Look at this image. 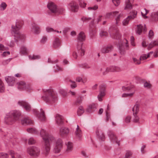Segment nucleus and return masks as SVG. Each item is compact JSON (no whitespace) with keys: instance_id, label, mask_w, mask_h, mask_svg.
I'll use <instances>...</instances> for the list:
<instances>
[{"instance_id":"680f3d73","label":"nucleus","mask_w":158,"mask_h":158,"mask_svg":"<svg viewBox=\"0 0 158 158\" xmlns=\"http://www.w3.org/2000/svg\"><path fill=\"white\" fill-rule=\"evenodd\" d=\"M154 36V33L153 31L150 30L149 32L148 37L149 39H152Z\"/></svg>"},{"instance_id":"7c9ffc66","label":"nucleus","mask_w":158,"mask_h":158,"mask_svg":"<svg viewBox=\"0 0 158 158\" xmlns=\"http://www.w3.org/2000/svg\"><path fill=\"white\" fill-rule=\"evenodd\" d=\"M77 40L80 42H83L85 40V33L83 31L80 32L78 34Z\"/></svg>"},{"instance_id":"58836bf2","label":"nucleus","mask_w":158,"mask_h":158,"mask_svg":"<svg viewBox=\"0 0 158 158\" xmlns=\"http://www.w3.org/2000/svg\"><path fill=\"white\" fill-rule=\"evenodd\" d=\"M139 106L138 104H135L133 107L132 110L133 114H137L139 111Z\"/></svg>"},{"instance_id":"bf43d9fd","label":"nucleus","mask_w":158,"mask_h":158,"mask_svg":"<svg viewBox=\"0 0 158 158\" xmlns=\"http://www.w3.org/2000/svg\"><path fill=\"white\" fill-rule=\"evenodd\" d=\"M5 89L4 84L2 81L0 79V92H3Z\"/></svg>"},{"instance_id":"a211bd4d","label":"nucleus","mask_w":158,"mask_h":158,"mask_svg":"<svg viewBox=\"0 0 158 158\" xmlns=\"http://www.w3.org/2000/svg\"><path fill=\"white\" fill-rule=\"evenodd\" d=\"M20 123L23 126L31 125L34 124V121L27 117L23 118L21 119Z\"/></svg>"},{"instance_id":"4468645a","label":"nucleus","mask_w":158,"mask_h":158,"mask_svg":"<svg viewBox=\"0 0 158 158\" xmlns=\"http://www.w3.org/2000/svg\"><path fill=\"white\" fill-rule=\"evenodd\" d=\"M30 31L34 34L38 35L40 33L41 30L40 28L37 24L35 23H33L31 25Z\"/></svg>"},{"instance_id":"ddd939ff","label":"nucleus","mask_w":158,"mask_h":158,"mask_svg":"<svg viewBox=\"0 0 158 158\" xmlns=\"http://www.w3.org/2000/svg\"><path fill=\"white\" fill-rule=\"evenodd\" d=\"M108 134L111 143H116L118 146L119 145V141L112 131H109L108 132Z\"/></svg>"},{"instance_id":"f704fd0d","label":"nucleus","mask_w":158,"mask_h":158,"mask_svg":"<svg viewBox=\"0 0 158 158\" xmlns=\"http://www.w3.org/2000/svg\"><path fill=\"white\" fill-rule=\"evenodd\" d=\"M132 8V5L130 0H126L124 10H130Z\"/></svg>"},{"instance_id":"5701e85b","label":"nucleus","mask_w":158,"mask_h":158,"mask_svg":"<svg viewBox=\"0 0 158 158\" xmlns=\"http://www.w3.org/2000/svg\"><path fill=\"white\" fill-rule=\"evenodd\" d=\"M122 70V68L118 66H112L106 69V72H118Z\"/></svg>"},{"instance_id":"49530a36","label":"nucleus","mask_w":158,"mask_h":158,"mask_svg":"<svg viewBox=\"0 0 158 158\" xmlns=\"http://www.w3.org/2000/svg\"><path fill=\"white\" fill-rule=\"evenodd\" d=\"M48 41V37L47 36H43L40 40V42L42 44H45Z\"/></svg>"},{"instance_id":"e433bc0d","label":"nucleus","mask_w":158,"mask_h":158,"mask_svg":"<svg viewBox=\"0 0 158 158\" xmlns=\"http://www.w3.org/2000/svg\"><path fill=\"white\" fill-rule=\"evenodd\" d=\"M153 51H151L148 53L147 54H144L142 55L140 58V60H143L146 59L148 58L149 57L151 56V55L153 54Z\"/></svg>"},{"instance_id":"423d86ee","label":"nucleus","mask_w":158,"mask_h":158,"mask_svg":"<svg viewBox=\"0 0 158 158\" xmlns=\"http://www.w3.org/2000/svg\"><path fill=\"white\" fill-rule=\"evenodd\" d=\"M27 152L30 155L37 157L40 154V149L39 148L36 146H31L27 148Z\"/></svg>"},{"instance_id":"79ce46f5","label":"nucleus","mask_w":158,"mask_h":158,"mask_svg":"<svg viewBox=\"0 0 158 158\" xmlns=\"http://www.w3.org/2000/svg\"><path fill=\"white\" fill-rule=\"evenodd\" d=\"M76 81L77 82H82L83 83L85 84L87 82V79L86 78H82L80 77H77L76 78Z\"/></svg>"},{"instance_id":"20e7f679","label":"nucleus","mask_w":158,"mask_h":158,"mask_svg":"<svg viewBox=\"0 0 158 158\" xmlns=\"http://www.w3.org/2000/svg\"><path fill=\"white\" fill-rule=\"evenodd\" d=\"M122 89L123 91L128 92L127 93H124L122 94V97L123 98L132 97L134 95L135 91V90L133 85L123 86Z\"/></svg>"},{"instance_id":"9b49d317","label":"nucleus","mask_w":158,"mask_h":158,"mask_svg":"<svg viewBox=\"0 0 158 158\" xmlns=\"http://www.w3.org/2000/svg\"><path fill=\"white\" fill-rule=\"evenodd\" d=\"M55 141V147L53 149V152L55 153L60 152L63 147V142L62 140L60 139H58L54 140L52 142Z\"/></svg>"},{"instance_id":"4d7b16f0","label":"nucleus","mask_w":158,"mask_h":158,"mask_svg":"<svg viewBox=\"0 0 158 158\" xmlns=\"http://www.w3.org/2000/svg\"><path fill=\"white\" fill-rule=\"evenodd\" d=\"M81 154L85 157H88L89 155V154L87 150H85L81 151Z\"/></svg>"},{"instance_id":"c756f323","label":"nucleus","mask_w":158,"mask_h":158,"mask_svg":"<svg viewBox=\"0 0 158 158\" xmlns=\"http://www.w3.org/2000/svg\"><path fill=\"white\" fill-rule=\"evenodd\" d=\"M110 36L114 39L118 40L120 39L121 36L120 34L117 30H115L114 32L111 33Z\"/></svg>"},{"instance_id":"603ef678","label":"nucleus","mask_w":158,"mask_h":158,"mask_svg":"<svg viewBox=\"0 0 158 158\" xmlns=\"http://www.w3.org/2000/svg\"><path fill=\"white\" fill-rule=\"evenodd\" d=\"M84 112V110L83 107L80 106L79 107L77 110V113L79 116H81Z\"/></svg>"},{"instance_id":"e2e57ef3","label":"nucleus","mask_w":158,"mask_h":158,"mask_svg":"<svg viewBox=\"0 0 158 158\" xmlns=\"http://www.w3.org/2000/svg\"><path fill=\"white\" fill-rule=\"evenodd\" d=\"M92 19V18L91 17H89L86 16H83L81 18V20L83 22H88Z\"/></svg>"},{"instance_id":"0e129e2a","label":"nucleus","mask_w":158,"mask_h":158,"mask_svg":"<svg viewBox=\"0 0 158 158\" xmlns=\"http://www.w3.org/2000/svg\"><path fill=\"white\" fill-rule=\"evenodd\" d=\"M9 157L8 154L6 153L0 152V158H7Z\"/></svg>"},{"instance_id":"f257e3e1","label":"nucleus","mask_w":158,"mask_h":158,"mask_svg":"<svg viewBox=\"0 0 158 158\" xmlns=\"http://www.w3.org/2000/svg\"><path fill=\"white\" fill-rule=\"evenodd\" d=\"M40 135L44 142L43 154L47 156L49 154L51 149L50 141H53L55 140V138L50 134L49 131L48 129H42L40 131Z\"/></svg>"},{"instance_id":"864d4df0","label":"nucleus","mask_w":158,"mask_h":158,"mask_svg":"<svg viewBox=\"0 0 158 158\" xmlns=\"http://www.w3.org/2000/svg\"><path fill=\"white\" fill-rule=\"evenodd\" d=\"M36 142V141L33 137H31L28 139V143L29 145H33Z\"/></svg>"},{"instance_id":"6e6d98bb","label":"nucleus","mask_w":158,"mask_h":158,"mask_svg":"<svg viewBox=\"0 0 158 158\" xmlns=\"http://www.w3.org/2000/svg\"><path fill=\"white\" fill-rule=\"evenodd\" d=\"M109 108L108 106H107V110H106V120L108 121L110 119V113L109 112Z\"/></svg>"},{"instance_id":"6ab92c4d","label":"nucleus","mask_w":158,"mask_h":158,"mask_svg":"<svg viewBox=\"0 0 158 158\" xmlns=\"http://www.w3.org/2000/svg\"><path fill=\"white\" fill-rule=\"evenodd\" d=\"M61 43L60 39L57 37L54 38L52 43L53 47L55 49L59 48L61 46Z\"/></svg>"},{"instance_id":"052dcab7","label":"nucleus","mask_w":158,"mask_h":158,"mask_svg":"<svg viewBox=\"0 0 158 158\" xmlns=\"http://www.w3.org/2000/svg\"><path fill=\"white\" fill-rule=\"evenodd\" d=\"M79 5L81 7L84 8L85 7L86 3L81 0H78Z\"/></svg>"},{"instance_id":"0eeeda50","label":"nucleus","mask_w":158,"mask_h":158,"mask_svg":"<svg viewBox=\"0 0 158 158\" xmlns=\"http://www.w3.org/2000/svg\"><path fill=\"white\" fill-rule=\"evenodd\" d=\"M5 80L8 85L9 86H12L14 85L16 83V86L19 89L20 87V82H17V79L14 77L7 76L5 77Z\"/></svg>"},{"instance_id":"c85d7f7f","label":"nucleus","mask_w":158,"mask_h":158,"mask_svg":"<svg viewBox=\"0 0 158 158\" xmlns=\"http://www.w3.org/2000/svg\"><path fill=\"white\" fill-rule=\"evenodd\" d=\"M97 105L94 103L89 105L87 107L86 111L89 113H92L94 112L96 109Z\"/></svg>"},{"instance_id":"72a5a7b5","label":"nucleus","mask_w":158,"mask_h":158,"mask_svg":"<svg viewBox=\"0 0 158 158\" xmlns=\"http://www.w3.org/2000/svg\"><path fill=\"white\" fill-rule=\"evenodd\" d=\"M96 134L98 139L102 141H104L105 139V136L104 133L100 130H97Z\"/></svg>"},{"instance_id":"bb28decb","label":"nucleus","mask_w":158,"mask_h":158,"mask_svg":"<svg viewBox=\"0 0 158 158\" xmlns=\"http://www.w3.org/2000/svg\"><path fill=\"white\" fill-rule=\"evenodd\" d=\"M29 53L28 49L25 46H22L20 47V56H25Z\"/></svg>"},{"instance_id":"13d9d810","label":"nucleus","mask_w":158,"mask_h":158,"mask_svg":"<svg viewBox=\"0 0 158 158\" xmlns=\"http://www.w3.org/2000/svg\"><path fill=\"white\" fill-rule=\"evenodd\" d=\"M131 20L129 18H128V17L124 19L122 21V23L123 26H125L127 25L129 22V20Z\"/></svg>"},{"instance_id":"b1692460","label":"nucleus","mask_w":158,"mask_h":158,"mask_svg":"<svg viewBox=\"0 0 158 158\" xmlns=\"http://www.w3.org/2000/svg\"><path fill=\"white\" fill-rule=\"evenodd\" d=\"M56 123L58 125L62 124L63 123V117L60 115L56 114L55 116Z\"/></svg>"},{"instance_id":"774afa93","label":"nucleus","mask_w":158,"mask_h":158,"mask_svg":"<svg viewBox=\"0 0 158 158\" xmlns=\"http://www.w3.org/2000/svg\"><path fill=\"white\" fill-rule=\"evenodd\" d=\"M132 152L131 151H127L125 154V158H128L132 155Z\"/></svg>"},{"instance_id":"f03ea898","label":"nucleus","mask_w":158,"mask_h":158,"mask_svg":"<svg viewBox=\"0 0 158 158\" xmlns=\"http://www.w3.org/2000/svg\"><path fill=\"white\" fill-rule=\"evenodd\" d=\"M44 94L42 99L48 104H52L57 100L56 93L52 89H47L44 91Z\"/></svg>"},{"instance_id":"393cba45","label":"nucleus","mask_w":158,"mask_h":158,"mask_svg":"<svg viewBox=\"0 0 158 158\" xmlns=\"http://www.w3.org/2000/svg\"><path fill=\"white\" fill-rule=\"evenodd\" d=\"M113 49V47L112 45H109L103 47L101 49V52L103 53H106L111 52Z\"/></svg>"},{"instance_id":"09e8293b","label":"nucleus","mask_w":158,"mask_h":158,"mask_svg":"<svg viewBox=\"0 0 158 158\" xmlns=\"http://www.w3.org/2000/svg\"><path fill=\"white\" fill-rule=\"evenodd\" d=\"M9 153L11 156L12 158H19V155H18L16 153H15L13 151L11 150L9 151Z\"/></svg>"},{"instance_id":"338daca9","label":"nucleus","mask_w":158,"mask_h":158,"mask_svg":"<svg viewBox=\"0 0 158 158\" xmlns=\"http://www.w3.org/2000/svg\"><path fill=\"white\" fill-rule=\"evenodd\" d=\"M46 31L48 33L54 31V30L52 28L49 27H46Z\"/></svg>"},{"instance_id":"f8f14e48","label":"nucleus","mask_w":158,"mask_h":158,"mask_svg":"<svg viewBox=\"0 0 158 158\" xmlns=\"http://www.w3.org/2000/svg\"><path fill=\"white\" fill-rule=\"evenodd\" d=\"M118 44L117 45V46L120 51V52L122 54H124V51L123 50L125 47H128V41L127 39H124L122 41L118 40Z\"/></svg>"},{"instance_id":"39448f33","label":"nucleus","mask_w":158,"mask_h":158,"mask_svg":"<svg viewBox=\"0 0 158 158\" xmlns=\"http://www.w3.org/2000/svg\"><path fill=\"white\" fill-rule=\"evenodd\" d=\"M12 33L15 37L16 40H19L20 38V21L17 20L15 25L12 26Z\"/></svg>"},{"instance_id":"ea45409f","label":"nucleus","mask_w":158,"mask_h":158,"mask_svg":"<svg viewBox=\"0 0 158 158\" xmlns=\"http://www.w3.org/2000/svg\"><path fill=\"white\" fill-rule=\"evenodd\" d=\"M28 57L30 60H32L39 59L40 58V56L38 55L33 54L29 55Z\"/></svg>"},{"instance_id":"cd10ccee","label":"nucleus","mask_w":158,"mask_h":158,"mask_svg":"<svg viewBox=\"0 0 158 158\" xmlns=\"http://www.w3.org/2000/svg\"><path fill=\"white\" fill-rule=\"evenodd\" d=\"M158 46V40L152 41L148 46L147 49L149 50L156 46Z\"/></svg>"},{"instance_id":"a19ab883","label":"nucleus","mask_w":158,"mask_h":158,"mask_svg":"<svg viewBox=\"0 0 158 158\" xmlns=\"http://www.w3.org/2000/svg\"><path fill=\"white\" fill-rule=\"evenodd\" d=\"M137 13V11H133L131 12V15L128 16V18H129L130 19H134L136 17Z\"/></svg>"},{"instance_id":"3c124183","label":"nucleus","mask_w":158,"mask_h":158,"mask_svg":"<svg viewBox=\"0 0 158 158\" xmlns=\"http://www.w3.org/2000/svg\"><path fill=\"white\" fill-rule=\"evenodd\" d=\"M149 10H148L145 8H144L141 12V14L142 16L144 18H147L148 17L146 15L148 13Z\"/></svg>"},{"instance_id":"8fccbe9b","label":"nucleus","mask_w":158,"mask_h":158,"mask_svg":"<svg viewBox=\"0 0 158 158\" xmlns=\"http://www.w3.org/2000/svg\"><path fill=\"white\" fill-rule=\"evenodd\" d=\"M26 40V35L23 33H20V43H24Z\"/></svg>"},{"instance_id":"a878e982","label":"nucleus","mask_w":158,"mask_h":158,"mask_svg":"<svg viewBox=\"0 0 158 158\" xmlns=\"http://www.w3.org/2000/svg\"><path fill=\"white\" fill-rule=\"evenodd\" d=\"M75 135L76 137L79 139H80L82 137V131L78 125L77 126L76 131L75 132Z\"/></svg>"},{"instance_id":"9d476101","label":"nucleus","mask_w":158,"mask_h":158,"mask_svg":"<svg viewBox=\"0 0 158 158\" xmlns=\"http://www.w3.org/2000/svg\"><path fill=\"white\" fill-rule=\"evenodd\" d=\"M32 111L40 121L42 122L46 121V117L45 112L42 108H40V111H37L36 109H33Z\"/></svg>"},{"instance_id":"1a4fd4ad","label":"nucleus","mask_w":158,"mask_h":158,"mask_svg":"<svg viewBox=\"0 0 158 158\" xmlns=\"http://www.w3.org/2000/svg\"><path fill=\"white\" fill-rule=\"evenodd\" d=\"M47 7L52 13L61 14L64 10L62 8L58 9L55 4L52 2H48Z\"/></svg>"},{"instance_id":"412c9836","label":"nucleus","mask_w":158,"mask_h":158,"mask_svg":"<svg viewBox=\"0 0 158 158\" xmlns=\"http://www.w3.org/2000/svg\"><path fill=\"white\" fill-rule=\"evenodd\" d=\"M20 106L27 111H30L31 109V107L30 104L24 101H20Z\"/></svg>"},{"instance_id":"6e6552de","label":"nucleus","mask_w":158,"mask_h":158,"mask_svg":"<svg viewBox=\"0 0 158 158\" xmlns=\"http://www.w3.org/2000/svg\"><path fill=\"white\" fill-rule=\"evenodd\" d=\"M83 44V43L78 44L77 47V50L74 52L73 54V56L74 58H78L81 56L84 55L85 50L82 48Z\"/></svg>"},{"instance_id":"473e14b6","label":"nucleus","mask_w":158,"mask_h":158,"mask_svg":"<svg viewBox=\"0 0 158 158\" xmlns=\"http://www.w3.org/2000/svg\"><path fill=\"white\" fill-rule=\"evenodd\" d=\"M124 15L123 12H121L119 14L118 12V14L116 15L115 16H116L115 18L116 21L115 24L117 26L118 25L119 22L120 21V19L123 18L124 17Z\"/></svg>"},{"instance_id":"69168bd1","label":"nucleus","mask_w":158,"mask_h":158,"mask_svg":"<svg viewBox=\"0 0 158 158\" xmlns=\"http://www.w3.org/2000/svg\"><path fill=\"white\" fill-rule=\"evenodd\" d=\"M132 59L133 61V62L134 63L136 64H140V60L139 59H137V58H135V57H133Z\"/></svg>"},{"instance_id":"4c0bfd02","label":"nucleus","mask_w":158,"mask_h":158,"mask_svg":"<svg viewBox=\"0 0 158 158\" xmlns=\"http://www.w3.org/2000/svg\"><path fill=\"white\" fill-rule=\"evenodd\" d=\"M27 131L28 132L30 133L35 134L37 135L39 133L36 129L34 127L28 128L27 129Z\"/></svg>"},{"instance_id":"7ed1b4c3","label":"nucleus","mask_w":158,"mask_h":158,"mask_svg":"<svg viewBox=\"0 0 158 158\" xmlns=\"http://www.w3.org/2000/svg\"><path fill=\"white\" fill-rule=\"evenodd\" d=\"M19 110H13L6 114L5 122L8 124H11L19 118Z\"/></svg>"},{"instance_id":"dca6fc26","label":"nucleus","mask_w":158,"mask_h":158,"mask_svg":"<svg viewBox=\"0 0 158 158\" xmlns=\"http://www.w3.org/2000/svg\"><path fill=\"white\" fill-rule=\"evenodd\" d=\"M99 93L98 96V100L100 102L102 101V98L105 95V87L104 85H101L99 86Z\"/></svg>"},{"instance_id":"c9c22d12","label":"nucleus","mask_w":158,"mask_h":158,"mask_svg":"<svg viewBox=\"0 0 158 158\" xmlns=\"http://www.w3.org/2000/svg\"><path fill=\"white\" fill-rule=\"evenodd\" d=\"M118 14V11H114L107 13L105 15V18L106 19H108L112 18L116 15Z\"/></svg>"},{"instance_id":"5fc2aeb1","label":"nucleus","mask_w":158,"mask_h":158,"mask_svg":"<svg viewBox=\"0 0 158 158\" xmlns=\"http://www.w3.org/2000/svg\"><path fill=\"white\" fill-rule=\"evenodd\" d=\"M133 121L135 123H139V117L137 114H133Z\"/></svg>"},{"instance_id":"37998d69","label":"nucleus","mask_w":158,"mask_h":158,"mask_svg":"<svg viewBox=\"0 0 158 158\" xmlns=\"http://www.w3.org/2000/svg\"><path fill=\"white\" fill-rule=\"evenodd\" d=\"M102 15H99L96 19L93 20L91 22V24L90 25V26L91 27V25H92V26H94V23H98L99 22L101 21L102 19Z\"/></svg>"},{"instance_id":"2eb2a0df","label":"nucleus","mask_w":158,"mask_h":158,"mask_svg":"<svg viewBox=\"0 0 158 158\" xmlns=\"http://www.w3.org/2000/svg\"><path fill=\"white\" fill-rule=\"evenodd\" d=\"M68 7L72 11L76 12L78 11L79 6L76 2L72 1L68 4Z\"/></svg>"},{"instance_id":"4be33fe9","label":"nucleus","mask_w":158,"mask_h":158,"mask_svg":"<svg viewBox=\"0 0 158 158\" xmlns=\"http://www.w3.org/2000/svg\"><path fill=\"white\" fill-rule=\"evenodd\" d=\"M69 132V130L67 128L62 127L60 130V134L62 137L67 136Z\"/></svg>"},{"instance_id":"a18cd8bd","label":"nucleus","mask_w":158,"mask_h":158,"mask_svg":"<svg viewBox=\"0 0 158 158\" xmlns=\"http://www.w3.org/2000/svg\"><path fill=\"white\" fill-rule=\"evenodd\" d=\"M7 5L6 2H2L0 4V10L3 11L7 7Z\"/></svg>"},{"instance_id":"aec40b11","label":"nucleus","mask_w":158,"mask_h":158,"mask_svg":"<svg viewBox=\"0 0 158 158\" xmlns=\"http://www.w3.org/2000/svg\"><path fill=\"white\" fill-rule=\"evenodd\" d=\"M143 30L144 32H146L147 31V28L145 24L137 25V28L136 31L137 34L140 35L142 34Z\"/></svg>"},{"instance_id":"f3484780","label":"nucleus","mask_w":158,"mask_h":158,"mask_svg":"<svg viewBox=\"0 0 158 158\" xmlns=\"http://www.w3.org/2000/svg\"><path fill=\"white\" fill-rule=\"evenodd\" d=\"M20 90H26L29 91L33 89V88L31 85L28 84H25L23 81H20Z\"/></svg>"},{"instance_id":"c03bdc74","label":"nucleus","mask_w":158,"mask_h":158,"mask_svg":"<svg viewBox=\"0 0 158 158\" xmlns=\"http://www.w3.org/2000/svg\"><path fill=\"white\" fill-rule=\"evenodd\" d=\"M152 18L153 20L157 21L158 20V12H153L152 13Z\"/></svg>"},{"instance_id":"de8ad7c7","label":"nucleus","mask_w":158,"mask_h":158,"mask_svg":"<svg viewBox=\"0 0 158 158\" xmlns=\"http://www.w3.org/2000/svg\"><path fill=\"white\" fill-rule=\"evenodd\" d=\"M63 70V68L61 66L56 64V66L53 67V70L54 72H57L58 71H61Z\"/></svg>"},{"instance_id":"2f4dec72","label":"nucleus","mask_w":158,"mask_h":158,"mask_svg":"<svg viewBox=\"0 0 158 158\" xmlns=\"http://www.w3.org/2000/svg\"><path fill=\"white\" fill-rule=\"evenodd\" d=\"M67 146V149L65 152L67 153L70 152L73 150V144L70 142H68L66 143Z\"/></svg>"}]
</instances>
